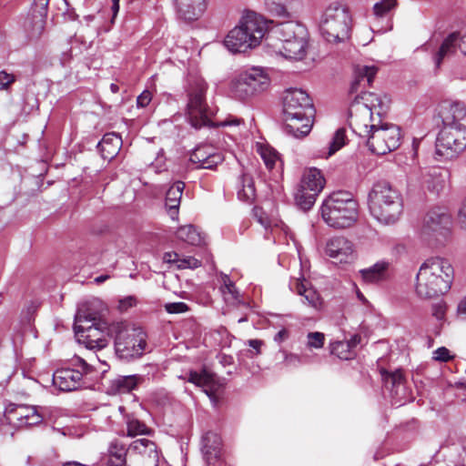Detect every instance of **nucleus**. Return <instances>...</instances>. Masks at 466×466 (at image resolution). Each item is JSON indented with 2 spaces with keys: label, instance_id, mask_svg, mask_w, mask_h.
<instances>
[{
  "label": "nucleus",
  "instance_id": "nucleus-12",
  "mask_svg": "<svg viewBox=\"0 0 466 466\" xmlns=\"http://www.w3.org/2000/svg\"><path fill=\"white\" fill-rule=\"evenodd\" d=\"M466 147V127L464 126H443L436 140V155L444 159H452Z\"/></svg>",
  "mask_w": 466,
  "mask_h": 466
},
{
  "label": "nucleus",
  "instance_id": "nucleus-20",
  "mask_svg": "<svg viewBox=\"0 0 466 466\" xmlns=\"http://www.w3.org/2000/svg\"><path fill=\"white\" fill-rule=\"evenodd\" d=\"M221 438L208 431L202 437V453L208 466H223L221 459Z\"/></svg>",
  "mask_w": 466,
  "mask_h": 466
},
{
  "label": "nucleus",
  "instance_id": "nucleus-31",
  "mask_svg": "<svg viewBox=\"0 0 466 466\" xmlns=\"http://www.w3.org/2000/svg\"><path fill=\"white\" fill-rule=\"evenodd\" d=\"M300 185L309 191L320 193L325 186V178L319 169L309 167L305 169Z\"/></svg>",
  "mask_w": 466,
  "mask_h": 466
},
{
  "label": "nucleus",
  "instance_id": "nucleus-26",
  "mask_svg": "<svg viewBox=\"0 0 466 466\" xmlns=\"http://www.w3.org/2000/svg\"><path fill=\"white\" fill-rule=\"evenodd\" d=\"M326 254L339 262H346L353 255V245L343 237H334L327 242Z\"/></svg>",
  "mask_w": 466,
  "mask_h": 466
},
{
  "label": "nucleus",
  "instance_id": "nucleus-15",
  "mask_svg": "<svg viewBox=\"0 0 466 466\" xmlns=\"http://www.w3.org/2000/svg\"><path fill=\"white\" fill-rule=\"evenodd\" d=\"M5 418L10 424L16 427L38 425L43 416L35 406L11 405L5 411Z\"/></svg>",
  "mask_w": 466,
  "mask_h": 466
},
{
  "label": "nucleus",
  "instance_id": "nucleus-55",
  "mask_svg": "<svg viewBox=\"0 0 466 466\" xmlns=\"http://www.w3.org/2000/svg\"><path fill=\"white\" fill-rule=\"evenodd\" d=\"M152 100V94L148 90L143 91L137 99V105L138 107H146L149 105Z\"/></svg>",
  "mask_w": 466,
  "mask_h": 466
},
{
  "label": "nucleus",
  "instance_id": "nucleus-30",
  "mask_svg": "<svg viewBox=\"0 0 466 466\" xmlns=\"http://www.w3.org/2000/svg\"><path fill=\"white\" fill-rule=\"evenodd\" d=\"M184 187L185 184L183 182L177 181L167 191L166 208H167L169 216L173 219L177 216Z\"/></svg>",
  "mask_w": 466,
  "mask_h": 466
},
{
  "label": "nucleus",
  "instance_id": "nucleus-45",
  "mask_svg": "<svg viewBox=\"0 0 466 466\" xmlns=\"http://www.w3.org/2000/svg\"><path fill=\"white\" fill-rule=\"evenodd\" d=\"M150 433V429L137 418H127V435L136 437L137 435H147Z\"/></svg>",
  "mask_w": 466,
  "mask_h": 466
},
{
  "label": "nucleus",
  "instance_id": "nucleus-62",
  "mask_svg": "<svg viewBox=\"0 0 466 466\" xmlns=\"http://www.w3.org/2000/svg\"><path fill=\"white\" fill-rule=\"evenodd\" d=\"M457 313L462 319H466V296L458 303Z\"/></svg>",
  "mask_w": 466,
  "mask_h": 466
},
{
  "label": "nucleus",
  "instance_id": "nucleus-3",
  "mask_svg": "<svg viewBox=\"0 0 466 466\" xmlns=\"http://www.w3.org/2000/svg\"><path fill=\"white\" fill-rule=\"evenodd\" d=\"M453 280V268L445 258L434 257L426 259L416 275L415 292L423 299L447 293Z\"/></svg>",
  "mask_w": 466,
  "mask_h": 466
},
{
  "label": "nucleus",
  "instance_id": "nucleus-9",
  "mask_svg": "<svg viewBox=\"0 0 466 466\" xmlns=\"http://www.w3.org/2000/svg\"><path fill=\"white\" fill-rule=\"evenodd\" d=\"M351 18L348 9L341 4L335 2L324 10L319 29L323 37L331 43L343 41L349 36Z\"/></svg>",
  "mask_w": 466,
  "mask_h": 466
},
{
  "label": "nucleus",
  "instance_id": "nucleus-41",
  "mask_svg": "<svg viewBox=\"0 0 466 466\" xmlns=\"http://www.w3.org/2000/svg\"><path fill=\"white\" fill-rule=\"evenodd\" d=\"M319 192L309 191V188H303L301 185L295 193L297 205L303 210H309L314 205Z\"/></svg>",
  "mask_w": 466,
  "mask_h": 466
},
{
  "label": "nucleus",
  "instance_id": "nucleus-52",
  "mask_svg": "<svg viewBox=\"0 0 466 466\" xmlns=\"http://www.w3.org/2000/svg\"><path fill=\"white\" fill-rule=\"evenodd\" d=\"M166 310L168 313H182L187 310V306L184 302H174L166 305Z\"/></svg>",
  "mask_w": 466,
  "mask_h": 466
},
{
  "label": "nucleus",
  "instance_id": "nucleus-25",
  "mask_svg": "<svg viewBox=\"0 0 466 466\" xmlns=\"http://www.w3.org/2000/svg\"><path fill=\"white\" fill-rule=\"evenodd\" d=\"M82 381L79 370L64 368L57 370L53 375V383L60 390L71 391L78 389Z\"/></svg>",
  "mask_w": 466,
  "mask_h": 466
},
{
  "label": "nucleus",
  "instance_id": "nucleus-10",
  "mask_svg": "<svg viewBox=\"0 0 466 466\" xmlns=\"http://www.w3.org/2000/svg\"><path fill=\"white\" fill-rule=\"evenodd\" d=\"M115 348L120 358L140 357L146 348V334L141 329L131 328L125 322L112 323Z\"/></svg>",
  "mask_w": 466,
  "mask_h": 466
},
{
  "label": "nucleus",
  "instance_id": "nucleus-43",
  "mask_svg": "<svg viewBox=\"0 0 466 466\" xmlns=\"http://www.w3.org/2000/svg\"><path fill=\"white\" fill-rule=\"evenodd\" d=\"M258 151L268 169L274 168L280 162L279 153L269 146L258 145Z\"/></svg>",
  "mask_w": 466,
  "mask_h": 466
},
{
  "label": "nucleus",
  "instance_id": "nucleus-8",
  "mask_svg": "<svg viewBox=\"0 0 466 466\" xmlns=\"http://www.w3.org/2000/svg\"><path fill=\"white\" fill-rule=\"evenodd\" d=\"M452 217L447 207L435 206L424 215L420 228V238L429 245L441 243L450 235Z\"/></svg>",
  "mask_w": 466,
  "mask_h": 466
},
{
  "label": "nucleus",
  "instance_id": "nucleus-42",
  "mask_svg": "<svg viewBox=\"0 0 466 466\" xmlns=\"http://www.w3.org/2000/svg\"><path fill=\"white\" fill-rule=\"evenodd\" d=\"M295 0H265L264 4L267 10L273 15L279 17H289V8Z\"/></svg>",
  "mask_w": 466,
  "mask_h": 466
},
{
  "label": "nucleus",
  "instance_id": "nucleus-49",
  "mask_svg": "<svg viewBox=\"0 0 466 466\" xmlns=\"http://www.w3.org/2000/svg\"><path fill=\"white\" fill-rule=\"evenodd\" d=\"M127 453V450L123 443L118 441H114L110 443L108 448V456L118 457L119 455L121 459H126Z\"/></svg>",
  "mask_w": 466,
  "mask_h": 466
},
{
  "label": "nucleus",
  "instance_id": "nucleus-17",
  "mask_svg": "<svg viewBox=\"0 0 466 466\" xmlns=\"http://www.w3.org/2000/svg\"><path fill=\"white\" fill-rule=\"evenodd\" d=\"M270 52L289 60H302L308 52L307 36H301L285 44L268 43Z\"/></svg>",
  "mask_w": 466,
  "mask_h": 466
},
{
  "label": "nucleus",
  "instance_id": "nucleus-44",
  "mask_svg": "<svg viewBox=\"0 0 466 466\" xmlns=\"http://www.w3.org/2000/svg\"><path fill=\"white\" fill-rule=\"evenodd\" d=\"M330 353L340 360H351L355 356L354 350L350 349V344L343 341H335L329 345Z\"/></svg>",
  "mask_w": 466,
  "mask_h": 466
},
{
  "label": "nucleus",
  "instance_id": "nucleus-36",
  "mask_svg": "<svg viewBox=\"0 0 466 466\" xmlns=\"http://www.w3.org/2000/svg\"><path fill=\"white\" fill-rule=\"evenodd\" d=\"M222 282L220 290L226 303L232 306L242 303V296L229 277L227 275L223 276Z\"/></svg>",
  "mask_w": 466,
  "mask_h": 466
},
{
  "label": "nucleus",
  "instance_id": "nucleus-29",
  "mask_svg": "<svg viewBox=\"0 0 466 466\" xmlns=\"http://www.w3.org/2000/svg\"><path fill=\"white\" fill-rule=\"evenodd\" d=\"M121 147L122 138L116 133H107L104 135L103 138L98 143V148L103 158L109 160L118 154Z\"/></svg>",
  "mask_w": 466,
  "mask_h": 466
},
{
  "label": "nucleus",
  "instance_id": "nucleus-6",
  "mask_svg": "<svg viewBox=\"0 0 466 466\" xmlns=\"http://www.w3.org/2000/svg\"><path fill=\"white\" fill-rule=\"evenodd\" d=\"M266 25L255 13H248L227 35L224 44L232 53H245L258 46L265 36Z\"/></svg>",
  "mask_w": 466,
  "mask_h": 466
},
{
  "label": "nucleus",
  "instance_id": "nucleus-2",
  "mask_svg": "<svg viewBox=\"0 0 466 466\" xmlns=\"http://www.w3.org/2000/svg\"><path fill=\"white\" fill-rule=\"evenodd\" d=\"M314 107L309 94L299 88L286 90L283 96L285 131L302 138L309 134L313 125Z\"/></svg>",
  "mask_w": 466,
  "mask_h": 466
},
{
  "label": "nucleus",
  "instance_id": "nucleus-18",
  "mask_svg": "<svg viewBox=\"0 0 466 466\" xmlns=\"http://www.w3.org/2000/svg\"><path fill=\"white\" fill-rule=\"evenodd\" d=\"M49 0H35L33 4L31 17L25 23V30L31 38H37L41 35L46 25Z\"/></svg>",
  "mask_w": 466,
  "mask_h": 466
},
{
  "label": "nucleus",
  "instance_id": "nucleus-4",
  "mask_svg": "<svg viewBox=\"0 0 466 466\" xmlns=\"http://www.w3.org/2000/svg\"><path fill=\"white\" fill-rule=\"evenodd\" d=\"M368 203L371 216L384 225L394 224L402 213L400 193L386 181L373 185L369 193Z\"/></svg>",
  "mask_w": 466,
  "mask_h": 466
},
{
  "label": "nucleus",
  "instance_id": "nucleus-47",
  "mask_svg": "<svg viewBox=\"0 0 466 466\" xmlns=\"http://www.w3.org/2000/svg\"><path fill=\"white\" fill-rule=\"evenodd\" d=\"M432 316L441 322L440 326L436 328L435 334L441 331V324L445 321L447 305L444 302H439L432 305Z\"/></svg>",
  "mask_w": 466,
  "mask_h": 466
},
{
  "label": "nucleus",
  "instance_id": "nucleus-7",
  "mask_svg": "<svg viewBox=\"0 0 466 466\" xmlns=\"http://www.w3.org/2000/svg\"><path fill=\"white\" fill-rule=\"evenodd\" d=\"M112 323L96 319L78 311L76 315L74 330L79 343L90 350H102L108 345L111 337L115 332L111 330Z\"/></svg>",
  "mask_w": 466,
  "mask_h": 466
},
{
  "label": "nucleus",
  "instance_id": "nucleus-50",
  "mask_svg": "<svg viewBox=\"0 0 466 466\" xmlns=\"http://www.w3.org/2000/svg\"><path fill=\"white\" fill-rule=\"evenodd\" d=\"M200 265H201V262L198 259L195 258L194 257H190V256L180 257L179 256L177 268L179 269H186V268L194 269V268L200 267Z\"/></svg>",
  "mask_w": 466,
  "mask_h": 466
},
{
  "label": "nucleus",
  "instance_id": "nucleus-57",
  "mask_svg": "<svg viewBox=\"0 0 466 466\" xmlns=\"http://www.w3.org/2000/svg\"><path fill=\"white\" fill-rule=\"evenodd\" d=\"M242 123H243V120L241 118H238V117H236V116H229L225 120L219 122L218 124V126H220V127H238V126H239Z\"/></svg>",
  "mask_w": 466,
  "mask_h": 466
},
{
  "label": "nucleus",
  "instance_id": "nucleus-22",
  "mask_svg": "<svg viewBox=\"0 0 466 466\" xmlns=\"http://www.w3.org/2000/svg\"><path fill=\"white\" fill-rule=\"evenodd\" d=\"M189 159L199 168L211 169L223 161V157L213 147L203 145L193 150Z\"/></svg>",
  "mask_w": 466,
  "mask_h": 466
},
{
  "label": "nucleus",
  "instance_id": "nucleus-48",
  "mask_svg": "<svg viewBox=\"0 0 466 466\" xmlns=\"http://www.w3.org/2000/svg\"><path fill=\"white\" fill-rule=\"evenodd\" d=\"M325 342V335L322 332L314 331L307 335V347L309 349H321Z\"/></svg>",
  "mask_w": 466,
  "mask_h": 466
},
{
  "label": "nucleus",
  "instance_id": "nucleus-1",
  "mask_svg": "<svg viewBox=\"0 0 466 466\" xmlns=\"http://www.w3.org/2000/svg\"><path fill=\"white\" fill-rule=\"evenodd\" d=\"M390 99L373 92L356 96L349 109V124L359 137L366 138L368 148L374 154L385 155L397 149L402 133L397 125L383 122Z\"/></svg>",
  "mask_w": 466,
  "mask_h": 466
},
{
  "label": "nucleus",
  "instance_id": "nucleus-46",
  "mask_svg": "<svg viewBox=\"0 0 466 466\" xmlns=\"http://www.w3.org/2000/svg\"><path fill=\"white\" fill-rule=\"evenodd\" d=\"M383 379L387 385L391 384V390H394L396 395L399 394L400 390H404V376L401 370L386 373L383 375Z\"/></svg>",
  "mask_w": 466,
  "mask_h": 466
},
{
  "label": "nucleus",
  "instance_id": "nucleus-35",
  "mask_svg": "<svg viewBox=\"0 0 466 466\" xmlns=\"http://www.w3.org/2000/svg\"><path fill=\"white\" fill-rule=\"evenodd\" d=\"M237 194L238 198L245 202H251L255 199L256 187L253 177L250 175L243 173L240 176Z\"/></svg>",
  "mask_w": 466,
  "mask_h": 466
},
{
  "label": "nucleus",
  "instance_id": "nucleus-5",
  "mask_svg": "<svg viewBox=\"0 0 466 466\" xmlns=\"http://www.w3.org/2000/svg\"><path fill=\"white\" fill-rule=\"evenodd\" d=\"M323 220L335 228H346L358 220L359 205L351 193L337 191L331 193L321 205Z\"/></svg>",
  "mask_w": 466,
  "mask_h": 466
},
{
  "label": "nucleus",
  "instance_id": "nucleus-32",
  "mask_svg": "<svg viewBox=\"0 0 466 466\" xmlns=\"http://www.w3.org/2000/svg\"><path fill=\"white\" fill-rule=\"evenodd\" d=\"M246 79L250 83L251 86L258 92V94L266 91L270 85V78L266 71L261 67H250L244 70Z\"/></svg>",
  "mask_w": 466,
  "mask_h": 466
},
{
  "label": "nucleus",
  "instance_id": "nucleus-64",
  "mask_svg": "<svg viewBox=\"0 0 466 466\" xmlns=\"http://www.w3.org/2000/svg\"><path fill=\"white\" fill-rule=\"evenodd\" d=\"M288 337H289V332H288V330H287V329H280V330H279V331L275 335V337H274V340H275L276 342L280 343V342L284 341L285 339H288Z\"/></svg>",
  "mask_w": 466,
  "mask_h": 466
},
{
  "label": "nucleus",
  "instance_id": "nucleus-24",
  "mask_svg": "<svg viewBox=\"0 0 466 466\" xmlns=\"http://www.w3.org/2000/svg\"><path fill=\"white\" fill-rule=\"evenodd\" d=\"M449 173L447 170L431 168L421 174L420 184L429 192L440 195L447 187Z\"/></svg>",
  "mask_w": 466,
  "mask_h": 466
},
{
  "label": "nucleus",
  "instance_id": "nucleus-37",
  "mask_svg": "<svg viewBox=\"0 0 466 466\" xmlns=\"http://www.w3.org/2000/svg\"><path fill=\"white\" fill-rule=\"evenodd\" d=\"M355 80L351 85L350 92L357 91V86L360 85L362 82H366L368 86H370L375 75L377 74V67L373 66H361L359 65L355 67Z\"/></svg>",
  "mask_w": 466,
  "mask_h": 466
},
{
  "label": "nucleus",
  "instance_id": "nucleus-40",
  "mask_svg": "<svg viewBox=\"0 0 466 466\" xmlns=\"http://www.w3.org/2000/svg\"><path fill=\"white\" fill-rule=\"evenodd\" d=\"M347 137L346 130L344 128H339L333 135L330 142L328 145L327 151H322L319 155L321 157H329L337 151H339L341 147L346 145Z\"/></svg>",
  "mask_w": 466,
  "mask_h": 466
},
{
  "label": "nucleus",
  "instance_id": "nucleus-23",
  "mask_svg": "<svg viewBox=\"0 0 466 466\" xmlns=\"http://www.w3.org/2000/svg\"><path fill=\"white\" fill-rule=\"evenodd\" d=\"M439 116L443 126H462L460 122L466 116V106L458 101H443L439 106Z\"/></svg>",
  "mask_w": 466,
  "mask_h": 466
},
{
  "label": "nucleus",
  "instance_id": "nucleus-53",
  "mask_svg": "<svg viewBox=\"0 0 466 466\" xmlns=\"http://www.w3.org/2000/svg\"><path fill=\"white\" fill-rule=\"evenodd\" d=\"M433 359L438 361H448L451 359V356L448 349L441 347L433 352Z\"/></svg>",
  "mask_w": 466,
  "mask_h": 466
},
{
  "label": "nucleus",
  "instance_id": "nucleus-63",
  "mask_svg": "<svg viewBox=\"0 0 466 466\" xmlns=\"http://www.w3.org/2000/svg\"><path fill=\"white\" fill-rule=\"evenodd\" d=\"M285 362L286 365L291 366V365H297L300 362L299 357L295 354H286L285 356Z\"/></svg>",
  "mask_w": 466,
  "mask_h": 466
},
{
  "label": "nucleus",
  "instance_id": "nucleus-56",
  "mask_svg": "<svg viewBox=\"0 0 466 466\" xmlns=\"http://www.w3.org/2000/svg\"><path fill=\"white\" fill-rule=\"evenodd\" d=\"M102 462L106 463V466H126V459H121L118 457H112L106 455V457L103 458Z\"/></svg>",
  "mask_w": 466,
  "mask_h": 466
},
{
  "label": "nucleus",
  "instance_id": "nucleus-61",
  "mask_svg": "<svg viewBox=\"0 0 466 466\" xmlns=\"http://www.w3.org/2000/svg\"><path fill=\"white\" fill-rule=\"evenodd\" d=\"M179 258V255L176 252H167L164 254L163 259L167 263L175 264L177 266V260Z\"/></svg>",
  "mask_w": 466,
  "mask_h": 466
},
{
  "label": "nucleus",
  "instance_id": "nucleus-60",
  "mask_svg": "<svg viewBox=\"0 0 466 466\" xmlns=\"http://www.w3.org/2000/svg\"><path fill=\"white\" fill-rule=\"evenodd\" d=\"M136 304V299L133 297H127L119 301V309L121 310H127Z\"/></svg>",
  "mask_w": 466,
  "mask_h": 466
},
{
  "label": "nucleus",
  "instance_id": "nucleus-16",
  "mask_svg": "<svg viewBox=\"0 0 466 466\" xmlns=\"http://www.w3.org/2000/svg\"><path fill=\"white\" fill-rule=\"evenodd\" d=\"M301 36H307L306 28L294 21H287L277 25L266 37L268 43L285 44Z\"/></svg>",
  "mask_w": 466,
  "mask_h": 466
},
{
  "label": "nucleus",
  "instance_id": "nucleus-11",
  "mask_svg": "<svg viewBox=\"0 0 466 466\" xmlns=\"http://www.w3.org/2000/svg\"><path fill=\"white\" fill-rule=\"evenodd\" d=\"M206 91L207 84L202 80H198L188 93L187 117L195 128L212 124L213 112L207 106Z\"/></svg>",
  "mask_w": 466,
  "mask_h": 466
},
{
  "label": "nucleus",
  "instance_id": "nucleus-39",
  "mask_svg": "<svg viewBox=\"0 0 466 466\" xmlns=\"http://www.w3.org/2000/svg\"><path fill=\"white\" fill-rule=\"evenodd\" d=\"M177 237L190 245H200L203 242L201 233L193 225L180 227L177 230Z\"/></svg>",
  "mask_w": 466,
  "mask_h": 466
},
{
  "label": "nucleus",
  "instance_id": "nucleus-19",
  "mask_svg": "<svg viewBox=\"0 0 466 466\" xmlns=\"http://www.w3.org/2000/svg\"><path fill=\"white\" fill-rule=\"evenodd\" d=\"M289 289L304 299V304H307L314 309H319L321 308V297L311 286L310 282L304 277L292 278L289 282Z\"/></svg>",
  "mask_w": 466,
  "mask_h": 466
},
{
  "label": "nucleus",
  "instance_id": "nucleus-14",
  "mask_svg": "<svg viewBox=\"0 0 466 466\" xmlns=\"http://www.w3.org/2000/svg\"><path fill=\"white\" fill-rule=\"evenodd\" d=\"M457 49L466 58V32L463 34L453 32L448 35L439 48L432 53L431 59L435 71L440 70L443 60L453 56Z\"/></svg>",
  "mask_w": 466,
  "mask_h": 466
},
{
  "label": "nucleus",
  "instance_id": "nucleus-34",
  "mask_svg": "<svg viewBox=\"0 0 466 466\" xmlns=\"http://www.w3.org/2000/svg\"><path fill=\"white\" fill-rule=\"evenodd\" d=\"M389 265L387 261H379L368 268L360 270V274L367 283L382 281L387 279Z\"/></svg>",
  "mask_w": 466,
  "mask_h": 466
},
{
  "label": "nucleus",
  "instance_id": "nucleus-13",
  "mask_svg": "<svg viewBox=\"0 0 466 466\" xmlns=\"http://www.w3.org/2000/svg\"><path fill=\"white\" fill-rule=\"evenodd\" d=\"M128 466H162L165 464L157 444L147 439L134 441L129 446Z\"/></svg>",
  "mask_w": 466,
  "mask_h": 466
},
{
  "label": "nucleus",
  "instance_id": "nucleus-38",
  "mask_svg": "<svg viewBox=\"0 0 466 466\" xmlns=\"http://www.w3.org/2000/svg\"><path fill=\"white\" fill-rule=\"evenodd\" d=\"M188 381L198 387L204 388V391L209 396V391H212L214 389L215 378L206 370H203L200 373L197 371H190L188 375Z\"/></svg>",
  "mask_w": 466,
  "mask_h": 466
},
{
  "label": "nucleus",
  "instance_id": "nucleus-54",
  "mask_svg": "<svg viewBox=\"0 0 466 466\" xmlns=\"http://www.w3.org/2000/svg\"><path fill=\"white\" fill-rule=\"evenodd\" d=\"M15 78L13 75L5 71H0V89L4 90L15 82Z\"/></svg>",
  "mask_w": 466,
  "mask_h": 466
},
{
  "label": "nucleus",
  "instance_id": "nucleus-21",
  "mask_svg": "<svg viewBox=\"0 0 466 466\" xmlns=\"http://www.w3.org/2000/svg\"><path fill=\"white\" fill-rule=\"evenodd\" d=\"M177 16L186 21L193 22L205 13L208 0H173Z\"/></svg>",
  "mask_w": 466,
  "mask_h": 466
},
{
  "label": "nucleus",
  "instance_id": "nucleus-59",
  "mask_svg": "<svg viewBox=\"0 0 466 466\" xmlns=\"http://www.w3.org/2000/svg\"><path fill=\"white\" fill-rule=\"evenodd\" d=\"M75 365L81 369L82 375L91 371V366L82 358H76Z\"/></svg>",
  "mask_w": 466,
  "mask_h": 466
},
{
  "label": "nucleus",
  "instance_id": "nucleus-51",
  "mask_svg": "<svg viewBox=\"0 0 466 466\" xmlns=\"http://www.w3.org/2000/svg\"><path fill=\"white\" fill-rule=\"evenodd\" d=\"M457 223L466 230V198L461 201L457 213Z\"/></svg>",
  "mask_w": 466,
  "mask_h": 466
},
{
  "label": "nucleus",
  "instance_id": "nucleus-58",
  "mask_svg": "<svg viewBox=\"0 0 466 466\" xmlns=\"http://www.w3.org/2000/svg\"><path fill=\"white\" fill-rule=\"evenodd\" d=\"M248 344L249 347H251L255 350V352H253L251 350L248 351V353H249L248 356L249 357H254L255 355L260 354V348L263 345V341L262 340H260V339H249L248 341Z\"/></svg>",
  "mask_w": 466,
  "mask_h": 466
},
{
  "label": "nucleus",
  "instance_id": "nucleus-33",
  "mask_svg": "<svg viewBox=\"0 0 466 466\" xmlns=\"http://www.w3.org/2000/svg\"><path fill=\"white\" fill-rule=\"evenodd\" d=\"M144 380L141 375L120 376L111 381V390L115 393H128Z\"/></svg>",
  "mask_w": 466,
  "mask_h": 466
},
{
  "label": "nucleus",
  "instance_id": "nucleus-28",
  "mask_svg": "<svg viewBox=\"0 0 466 466\" xmlns=\"http://www.w3.org/2000/svg\"><path fill=\"white\" fill-rule=\"evenodd\" d=\"M398 0H380L373 5V15L376 20L385 19L386 25L378 28L379 31L386 32L391 29L390 15L397 7Z\"/></svg>",
  "mask_w": 466,
  "mask_h": 466
},
{
  "label": "nucleus",
  "instance_id": "nucleus-27",
  "mask_svg": "<svg viewBox=\"0 0 466 466\" xmlns=\"http://www.w3.org/2000/svg\"><path fill=\"white\" fill-rule=\"evenodd\" d=\"M246 73L244 70L235 72L230 82V92L232 95L240 100H247L254 96L258 95V92L250 86V83L246 79Z\"/></svg>",
  "mask_w": 466,
  "mask_h": 466
}]
</instances>
